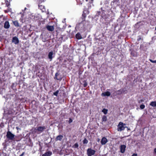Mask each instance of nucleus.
I'll use <instances>...</instances> for the list:
<instances>
[{
  "mask_svg": "<svg viewBox=\"0 0 156 156\" xmlns=\"http://www.w3.org/2000/svg\"><path fill=\"white\" fill-rule=\"evenodd\" d=\"M141 39H142L141 36H138V38H137V41H139Z\"/></svg>",
  "mask_w": 156,
  "mask_h": 156,
  "instance_id": "473e14b6",
  "label": "nucleus"
},
{
  "mask_svg": "<svg viewBox=\"0 0 156 156\" xmlns=\"http://www.w3.org/2000/svg\"><path fill=\"white\" fill-rule=\"evenodd\" d=\"M46 129V127L45 126H37L34 129L33 132L34 133L39 134L44 131Z\"/></svg>",
  "mask_w": 156,
  "mask_h": 156,
  "instance_id": "f03ea898",
  "label": "nucleus"
},
{
  "mask_svg": "<svg viewBox=\"0 0 156 156\" xmlns=\"http://www.w3.org/2000/svg\"><path fill=\"white\" fill-rule=\"evenodd\" d=\"M10 26L9 22L8 21H6L4 24V28L5 29H8Z\"/></svg>",
  "mask_w": 156,
  "mask_h": 156,
  "instance_id": "f8f14e48",
  "label": "nucleus"
},
{
  "mask_svg": "<svg viewBox=\"0 0 156 156\" xmlns=\"http://www.w3.org/2000/svg\"><path fill=\"white\" fill-rule=\"evenodd\" d=\"M64 62H66V60H65L64 61Z\"/></svg>",
  "mask_w": 156,
  "mask_h": 156,
  "instance_id": "58836bf2",
  "label": "nucleus"
},
{
  "mask_svg": "<svg viewBox=\"0 0 156 156\" xmlns=\"http://www.w3.org/2000/svg\"><path fill=\"white\" fill-rule=\"evenodd\" d=\"M95 151L91 148H88L87 150V154L88 156H91L94 154Z\"/></svg>",
  "mask_w": 156,
  "mask_h": 156,
  "instance_id": "39448f33",
  "label": "nucleus"
},
{
  "mask_svg": "<svg viewBox=\"0 0 156 156\" xmlns=\"http://www.w3.org/2000/svg\"><path fill=\"white\" fill-rule=\"evenodd\" d=\"M155 30H156V27H155Z\"/></svg>",
  "mask_w": 156,
  "mask_h": 156,
  "instance_id": "79ce46f5",
  "label": "nucleus"
},
{
  "mask_svg": "<svg viewBox=\"0 0 156 156\" xmlns=\"http://www.w3.org/2000/svg\"><path fill=\"white\" fill-rule=\"evenodd\" d=\"M120 90H119L118 91H119Z\"/></svg>",
  "mask_w": 156,
  "mask_h": 156,
  "instance_id": "c03bdc74",
  "label": "nucleus"
},
{
  "mask_svg": "<svg viewBox=\"0 0 156 156\" xmlns=\"http://www.w3.org/2000/svg\"><path fill=\"white\" fill-rule=\"evenodd\" d=\"M154 152L156 154V148H154Z\"/></svg>",
  "mask_w": 156,
  "mask_h": 156,
  "instance_id": "4c0bfd02",
  "label": "nucleus"
},
{
  "mask_svg": "<svg viewBox=\"0 0 156 156\" xmlns=\"http://www.w3.org/2000/svg\"><path fill=\"white\" fill-rule=\"evenodd\" d=\"M83 82V86L84 87H86L87 86V83L86 81V80H84Z\"/></svg>",
  "mask_w": 156,
  "mask_h": 156,
  "instance_id": "5701e85b",
  "label": "nucleus"
},
{
  "mask_svg": "<svg viewBox=\"0 0 156 156\" xmlns=\"http://www.w3.org/2000/svg\"><path fill=\"white\" fill-rule=\"evenodd\" d=\"M12 42L16 44L19 43V41L18 38L16 36L13 37L12 39Z\"/></svg>",
  "mask_w": 156,
  "mask_h": 156,
  "instance_id": "423d86ee",
  "label": "nucleus"
},
{
  "mask_svg": "<svg viewBox=\"0 0 156 156\" xmlns=\"http://www.w3.org/2000/svg\"><path fill=\"white\" fill-rule=\"evenodd\" d=\"M107 120V118L106 116L103 115L102 119V122H106Z\"/></svg>",
  "mask_w": 156,
  "mask_h": 156,
  "instance_id": "aec40b11",
  "label": "nucleus"
},
{
  "mask_svg": "<svg viewBox=\"0 0 156 156\" xmlns=\"http://www.w3.org/2000/svg\"><path fill=\"white\" fill-rule=\"evenodd\" d=\"M41 3H38V6L39 8L42 12H44L46 11V9L44 5H40Z\"/></svg>",
  "mask_w": 156,
  "mask_h": 156,
  "instance_id": "6e6552de",
  "label": "nucleus"
},
{
  "mask_svg": "<svg viewBox=\"0 0 156 156\" xmlns=\"http://www.w3.org/2000/svg\"><path fill=\"white\" fill-rule=\"evenodd\" d=\"M83 143L84 144H87L88 143V140L86 139V138H84L83 141Z\"/></svg>",
  "mask_w": 156,
  "mask_h": 156,
  "instance_id": "bb28decb",
  "label": "nucleus"
},
{
  "mask_svg": "<svg viewBox=\"0 0 156 156\" xmlns=\"http://www.w3.org/2000/svg\"><path fill=\"white\" fill-rule=\"evenodd\" d=\"M69 48H68L67 46L66 45H64L63 46V50L64 51H66V50H68Z\"/></svg>",
  "mask_w": 156,
  "mask_h": 156,
  "instance_id": "b1692460",
  "label": "nucleus"
},
{
  "mask_svg": "<svg viewBox=\"0 0 156 156\" xmlns=\"http://www.w3.org/2000/svg\"><path fill=\"white\" fill-rule=\"evenodd\" d=\"M15 135L12 134L11 132L8 131L7 132L6 136L7 138L10 140H13L14 139Z\"/></svg>",
  "mask_w": 156,
  "mask_h": 156,
  "instance_id": "7ed1b4c3",
  "label": "nucleus"
},
{
  "mask_svg": "<svg viewBox=\"0 0 156 156\" xmlns=\"http://www.w3.org/2000/svg\"><path fill=\"white\" fill-rule=\"evenodd\" d=\"M140 23V22H137V24H138V23Z\"/></svg>",
  "mask_w": 156,
  "mask_h": 156,
  "instance_id": "ea45409f",
  "label": "nucleus"
},
{
  "mask_svg": "<svg viewBox=\"0 0 156 156\" xmlns=\"http://www.w3.org/2000/svg\"><path fill=\"white\" fill-rule=\"evenodd\" d=\"M1 64V62H0V65Z\"/></svg>",
  "mask_w": 156,
  "mask_h": 156,
  "instance_id": "a18cd8bd",
  "label": "nucleus"
},
{
  "mask_svg": "<svg viewBox=\"0 0 156 156\" xmlns=\"http://www.w3.org/2000/svg\"><path fill=\"white\" fill-rule=\"evenodd\" d=\"M16 129H18V127H16Z\"/></svg>",
  "mask_w": 156,
  "mask_h": 156,
  "instance_id": "a19ab883",
  "label": "nucleus"
},
{
  "mask_svg": "<svg viewBox=\"0 0 156 156\" xmlns=\"http://www.w3.org/2000/svg\"><path fill=\"white\" fill-rule=\"evenodd\" d=\"M12 23L13 25L16 27H20V26L18 21L17 20L13 21Z\"/></svg>",
  "mask_w": 156,
  "mask_h": 156,
  "instance_id": "2eb2a0df",
  "label": "nucleus"
},
{
  "mask_svg": "<svg viewBox=\"0 0 156 156\" xmlns=\"http://www.w3.org/2000/svg\"><path fill=\"white\" fill-rule=\"evenodd\" d=\"M131 54L132 55H133V56H134V53L133 52V51H132L131 53Z\"/></svg>",
  "mask_w": 156,
  "mask_h": 156,
  "instance_id": "e433bc0d",
  "label": "nucleus"
},
{
  "mask_svg": "<svg viewBox=\"0 0 156 156\" xmlns=\"http://www.w3.org/2000/svg\"><path fill=\"white\" fill-rule=\"evenodd\" d=\"M110 95L111 93L109 91L104 92L101 94V95L104 96H109Z\"/></svg>",
  "mask_w": 156,
  "mask_h": 156,
  "instance_id": "ddd939ff",
  "label": "nucleus"
},
{
  "mask_svg": "<svg viewBox=\"0 0 156 156\" xmlns=\"http://www.w3.org/2000/svg\"><path fill=\"white\" fill-rule=\"evenodd\" d=\"M108 142V140L107 138L104 137H103L101 140V143L102 145H105V144Z\"/></svg>",
  "mask_w": 156,
  "mask_h": 156,
  "instance_id": "0eeeda50",
  "label": "nucleus"
},
{
  "mask_svg": "<svg viewBox=\"0 0 156 156\" xmlns=\"http://www.w3.org/2000/svg\"><path fill=\"white\" fill-rule=\"evenodd\" d=\"M108 111V109H105V108H104V109L102 110V112H103V113H104L105 114H106L107 113Z\"/></svg>",
  "mask_w": 156,
  "mask_h": 156,
  "instance_id": "a878e982",
  "label": "nucleus"
},
{
  "mask_svg": "<svg viewBox=\"0 0 156 156\" xmlns=\"http://www.w3.org/2000/svg\"><path fill=\"white\" fill-rule=\"evenodd\" d=\"M24 154H25V152H23L21 154H20V156H23V155H24Z\"/></svg>",
  "mask_w": 156,
  "mask_h": 156,
  "instance_id": "c9c22d12",
  "label": "nucleus"
},
{
  "mask_svg": "<svg viewBox=\"0 0 156 156\" xmlns=\"http://www.w3.org/2000/svg\"><path fill=\"white\" fill-rule=\"evenodd\" d=\"M47 29L49 31H52L54 29V27L53 26L47 25L46 26Z\"/></svg>",
  "mask_w": 156,
  "mask_h": 156,
  "instance_id": "9d476101",
  "label": "nucleus"
},
{
  "mask_svg": "<svg viewBox=\"0 0 156 156\" xmlns=\"http://www.w3.org/2000/svg\"><path fill=\"white\" fill-rule=\"evenodd\" d=\"M68 123L69 124L73 122V119L71 118H69V120L68 121Z\"/></svg>",
  "mask_w": 156,
  "mask_h": 156,
  "instance_id": "c756f323",
  "label": "nucleus"
},
{
  "mask_svg": "<svg viewBox=\"0 0 156 156\" xmlns=\"http://www.w3.org/2000/svg\"><path fill=\"white\" fill-rule=\"evenodd\" d=\"M126 146L125 145H121L120 146V150L121 153H123L126 150Z\"/></svg>",
  "mask_w": 156,
  "mask_h": 156,
  "instance_id": "1a4fd4ad",
  "label": "nucleus"
},
{
  "mask_svg": "<svg viewBox=\"0 0 156 156\" xmlns=\"http://www.w3.org/2000/svg\"><path fill=\"white\" fill-rule=\"evenodd\" d=\"M58 75H59V74H58V73H56L55 74V78L57 80H62V78H58L57 77V76Z\"/></svg>",
  "mask_w": 156,
  "mask_h": 156,
  "instance_id": "4be33fe9",
  "label": "nucleus"
},
{
  "mask_svg": "<svg viewBox=\"0 0 156 156\" xmlns=\"http://www.w3.org/2000/svg\"><path fill=\"white\" fill-rule=\"evenodd\" d=\"M75 37L78 40H80L82 38V36L80 33H78L76 34Z\"/></svg>",
  "mask_w": 156,
  "mask_h": 156,
  "instance_id": "f3484780",
  "label": "nucleus"
},
{
  "mask_svg": "<svg viewBox=\"0 0 156 156\" xmlns=\"http://www.w3.org/2000/svg\"><path fill=\"white\" fill-rule=\"evenodd\" d=\"M53 54V53L52 51H50L48 54V57L50 59H51V60L53 58L52 55Z\"/></svg>",
  "mask_w": 156,
  "mask_h": 156,
  "instance_id": "a211bd4d",
  "label": "nucleus"
},
{
  "mask_svg": "<svg viewBox=\"0 0 156 156\" xmlns=\"http://www.w3.org/2000/svg\"><path fill=\"white\" fill-rule=\"evenodd\" d=\"M63 138V136L62 135H59L58 136L56 139H55V140L57 141V140H60L61 141L62 139V138Z\"/></svg>",
  "mask_w": 156,
  "mask_h": 156,
  "instance_id": "dca6fc26",
  "label": "nucleus"
},
{
  "mask_svg": "<svg viewBox=\"0 0 156 156\" xmlns=\"http://www.w3.org/2000/svg\"><path fill=\"white\" fill-rule=\"evenodd\" d=\"M86 14L83 11L82 14L81 19H82V21L81 22H83L86 23L87 21H85V18L86 17Z\"/></svg>",
  "mask_w": 156,
  "mask_h": 156,
  "instance_id": "9b49d317",
  "label": "nucleus"
},
{
  "mask_svg": "<svg viewBox=\"0 0 156 156\" xmlns=\"http://www.w3.org/2000/svg\"><path fill=\"white\" fill-rule=\"evenodd\" d=\"M52 154V152L50 151H48L46 152L44 154L42 155V156H50Z\"/></svg>",
  "mask_w": 156,
  "mask_h": 156,
  "instance_id": "4468645a",
  "label": "nucleus"
},
{
  "mask_svg": "<svg viewBox=\"0 0 156 156\" xmlns=\"http://www.w3.org/2000/svg\"><path fill=\"white\" fill-rule=\"evenodd\" d=\"M90 25V22L87 21L86 23L81 22L76 25V27L81 32L85 31Z\"/></svg>",
  "mask_w": 156,
  "mask_h": 156,
  "instance_id": "f257e3e1",
  "label": "nucleus"
},
{
  "mask_svg": "<svg viewBox=\"0 0 156 156\" xmlns=\"http://www.w3.org/2000/svg\"><path fill=\"white\" fill-rule=\"evenodd\" d=\"M76 1L77 4L79 5H80L82 4L83 0H82L81 1L80 0H76Z\"/></svg>",
  "mask_w": 156,
  "mask_h": 156,
  "instance_id": "393cba45",
  "label": "nucleus"
},
{
  "mask_svg": "<svg viewBox=\"0 0 156 156\" xmlns=\"http://www.w3.org/2000/svg\"><path fill=\"white\" fill-rule=\"evenodd\" d=\"M132 156H137V154H133Z\"/></svg>",
  "mask_w": 156,
  "mask_h": 156,
  "instance_id": "f704fd0d",
  "label": "nucleus"
},
{
  "mask_svg": "<svg viewBox=\"0 0 156 156\" xmlns=\"http://www.w3.org/2000/svg\"><path fill=\"white\" fill-rule=\"evenodd\" d=\"M4 126V124L2 122L0 125V127H2Z\"/></svg>",
  "mask_w": 156,
  "mask_h": 156,
  "instance_id": "72a5a7b5",
  "label": "nucleus"
},
{
  "mask_svg": "<svg viewBox=\"0 0 156 156\" xmlns=\"http://www.w3.org/2000/svg\"><path fill=\"white\" fill-rule=\"evenodd\" d=\"M88 1V0H86V1Z\"/></svg>",
  "mask_w": 156,
  "mask_h": 156,
  "instance_id": "37998d69",
  "label": "nucleus"
},
{
  "mask_svg": "<svg viewBox=\"0 0 156 156\" xmlns=\"http://www.w3.org/2000/svg\"><path fill=\"white\" fill-rule=\"evenodd\" d=\"M145 107V105L143 104H142L140 105V108L142 109H144Z\"/></svg>",
  "mask_w": 156,
  "mask_h": 156,
  "instance_id": "c85d7f7f",
  "label": "nucleus"
},
{
  "mask_svg": "<svg viewBox=\"0 0 156 156\" xmlns=\"http://www.w3.org/2000/svg\"><path fill=\"white\" fill-rule=\"evenodd\" d=\"M58 92H59L58 90H57L55 92L53 93V94L54 95H55L56 96H57L58 94Z\"/></svg>",
  "mask_w": 156,
  "mask_h": 156,
  "instance_id": "cd10ccee",
  "label": "nucleus"
},
{
  "mask_svg": "<svg viewBox=\"0 0 156 156\" xmlns=\"http://www.w3.org/2000/svg\"><path fill=\"white\" fill-rule=\"evenodd\" d=\"M150 105L152 107H156V101H151L150 103Z\"/></svg>",
  "mask_w": 156,
  "mask_h": 156,
  "instance_id": "6ab92c4d",
  "label": "nucleus"
},
{
  "mask_svg": "<svg viewBox=\"0 0 156 156\" xmlns=\"http://www.w3.org/2000/svg\"><path fill=\"white\" fill-rule=\"evenodd\" d=\"M38 3H41L44 2L45 0H37Z\"/></svg>",
  "mask_w": 156,
  "mask_h": 156,
  "instance_id": "7c9ffc66",
  "label": "nucleus"
},
{
  "mask_svg": "<svg viewBox=\"0 0 156 156\" xmlns=\"http://www.w3.org/2000/svg\"><path fill=\"white\" fill-rule=\"evenodd\" d=\"M149 61L152 63H156V60H153L151 59H149Z\"/></svg>",
  "mask_w": 156,
  "mask_h": 156,
  "instance_id": "2f4dec72",
  "label": "nucleus"
},
{
  "mask_svg": "<svg viewBox=\"0 0 156 156\" xmlns=\"http://www.w3.org/2000/svg\"><path fill=\"white\" fill-rule=\"evenodd\" d=\"M79 147V145L77 143H76L72 146V147L75 148H77Z\"/></svg>",
  "mask_w": 156,
  "mask_h": 156,
  "instance_id": "412c9836",
  "label": "nucleus"
},
{
  "mask_svg": "<svg viewBox=\"0 0 156 156\" xmlns=\"http://www.w3.org/2000/svg\"><path fill=\"white\" fill-rule=\"evenodd\" d=\"M126 125L125 124L122 122H120L118 126L117 130L119 131H121L124 130L125 128L124 126Z\"/></svg>",
  "mask_w": 156,
  "mask_h": 156,
  "instance_id": "20e7f679",
  "label": "nucleus"
}]
</instances>
